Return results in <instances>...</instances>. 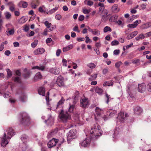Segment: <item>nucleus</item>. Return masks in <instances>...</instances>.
Masks as SVG:
<instances>
[{
  "mask_svg": "<svg viewBox=\"0 0 151 151\" xmlns=\"http://www.w3.org/2000/svg\"><path fill=\"white\" fill-rule=\"evenodd\" d=\"M90 139L87 138L81 142L80 144L83 147H86L89 145L91 139V140H96L102 134V130L99 128V126L95 125L91 128L89 131Z\"/></svg>",
  "mask_w": 151,
  "mask_h": 151,
  "instance_id": "f257e3e1",
  "label": "nucleus"
},
{
  "mask_svg": "<svg viewBox=\"0 0 151 151\" xmlns=\"http://www.w3.org/2000/svg\"><path fill=\"white\" fill-rule=\"evenodd\" d=\"M7 131V137L6 134L4 133V135L1 138V145L2 147H4L8 144L11 138L13 136L14 132L13 129L12 128H8L6 129Z\"/></svg>",
  "mask_w": 151,
  "mask_h": 151,
  "instance_id": "f03ea898",
  "label": "nucleus"
},
{
  "mask_svg": "<svg viewBox=\"0 0 151 151\" xmlns=\"http://www.w3.org/2000/svg\"><path fill=\"white\" fill-rule=\"evenodd\" d=\"M59 117L61 120L63 122H66L70 119V116L66 111L64 112L61 110L59 114Z\"/></svg>",
  "mask_w": 151,
  "mask_h": 151,
  "instance_id": "7ed1b4c3",
  "label": "nucleus"
},
{
  "mask_svg": "<svg viewBox=\"0 0 151 151\" xmlns=\"http://www.w3.org/2000/svg\"><path fill=\"white\" fill-rule=\"evenodd\" d=\"M20 122L22 123H24L28 125L30 123V118L27 114L23 113L22 114V120Z\"/></svg>",
  "mask_w": 151,
  "mask_h": 151,
  "instance_id": "20e7f679",
  "label": "nucleus"
},
{
  "mask_svg": "<svg viewBox=\"0 0 151 151\" xmlns=\"http://www.w3.org/2000/svg\"><path fill=\"white\" fill-rule=\"evenodd\" d=\"M95 112L97 115L95 116V118L96 120H98L101 117V115L103 114L104 113V110L99 107H96L95 110Z\"/></svg>",
  "mask_w": 151,
  "mask_h": 151,
  "instance_id": "39448f33",
  "label": "nucleus"
},
{
  "mask_svg": "<svg viewBox=\"0 0 151 151\" xmlns=\"http://www.w3.org/2000/svg\"><path fill=\"white\" fill-rule=\"evenodd\" d=\"M56 84L59 87H63L65 86L64 78L61 76H58L56 82Z\"/></svg>",
  "mask_w": 151,
  "mask_h": 151,
  "instance_id": "423d86ee",
  "label": "nucleus"
},
{
  "mask_svg": "<svg viewBox=\"0 0 151 151\" xmlns=\"http://www.w3.org/2000/svg\"><path fill=\"white\" fill-rule=\"evenodd\" d=\"M76 132L73 130H70L67 134V139L70 140L71 139H75L76 137Z\"/></svg>",
  "mask_w": 151,
  "mask_h": 151,
  "instance_id": "0eeeda50",
  "label": "nucleus"
},
{
  "mask_svg": "<svg viewBox=\"0 0 151 151\" xmlns=\"http://www.w3.org/2000/svg\"><path fill=\"white\" fill-rule=\"evenodd\" d=\"M89 105L88 99L86 97L82 98L81 100V106L83 108H86Z\"/></svg>",
  "mask_w": 151,
  "mask_h": 151,
  "instance_id": "6e6552de",
  "label": "nucleus"
},
{
  "mask_svg": "<svg viewBox=\"0 0 151 151\" xmlns=\"http://www.w3.org/2000/svg\"><path fill=\"white\" fill-rule=\"evenodd\" d=\"M128 116L127 114L125 113L124 114V112H121L119 114L118 118L119 119L121 122H123Z\"/></svg>",
  "mask_w": 151,
  "mask_h": 151,
  "instance_id": "1a4fd4ad",
  "label": "nucleus"
},
{
  "mask_svg": "<svg viewBox=\"0 0 151 151\" xmlns=\"http://www.w3.org/2000/svg\"><path fill=\"white\" fill-rule=\"evenodd\" d=\"M58 142V139L53 138L48 142L47 144L48 147L50 148L55 146L56 143Z\"/></svg>",
  "mask_w": 151,
  "mask_h": 151,
  "instance_id": "9d476101",
  "label": "nucleus"
},
{
  "mask_svg": "<svg viewBox=\"0 0 151 151\" xmlns=\"http://www.w3.org/2000/svg\"><path fill=\"white\" fill-rule=\"evenodd\" d=\"M60 68L55 67L51 68L50 70V72L53 74L58 75L60 73Z\"/></svg>",
  "mask_w": 151,
  "mask_h": 151,
  "instance_id": "9b49d317",
  "label": "nucleus"
},
{
  "mask_svg": "<svg viewBox=\"0 0 151 151\" xmlns=\"http://www.w3.org/2000/svg\"><path fill=\"white\" fill-rule=\"evenodd\" d=\"M88 30L91 33L95 35L99 36L100 35V32L98 29H92L89 27H88Z\"/></svg>",
  "mask_w": 151,
  "mask_h": 151,
  "instance_id": "f8f14e48",
  "label": "nucleus"
},
{
  "mask_svg": "<svg viewBox=\"0 0 151 151\" xmlns=\"http://www.w3.org/2000/svg\"><path fill=\"white\" fill-rule=\"evenodd\" d=\"M138 90L139 92H142L145 91L146 89V86L145 83L139 84Z\"/></svg>",
  "mask_w": 151,
  "mask_h": 151,
  "instance_id": "ddd939ff",
  "label": "nucleus"
},
{
  "mask_svg": "<svg viewBox=\"0 0 151 151\" xmlns=\"http://www.w3.org/2000/svg\"><path fill=\"white\" fill-rule=\"evenodd\" d=\"M65 99L62 97L61 99L58 102L56 106V108H61L63 107V105L64 103Z\"/></svg>",
  "mask_w": 151,
  "mask_h": 151,
  "instance_id": "4468645a",
  "label": "nucleus"
},
{
  "mask_svg": "<svg viewBox=\"0 0 151 151\" xmlns=\"http://www.w3.org/2000/svg\"><path fill=\"white\" fill-rule=\"evenodd\" d=\"M79 97V93L78 91H76L73 97V99L72 101H73L74 104H76L77 101L78 100Z\"/></svg>",
  "mask_w": 151,
  "mask_h": 151,
  "instance_id": "2eb2a0df",
  "label": "nucleus"
},
{
  "mask_svg": "<svg viewBox=\"0 0 151 151\" xmlns=\"http://www.w3.org/2000/svg\"><path fill=\"white\" fill-rule=\"evenodd\" d=\"M45 52L44 49L40 48L35 50L34 51V53L35 55H40L43 53Z\"/></svg>",
  "mask_w": 151,
  "mask_h": 151,
  "instance_id": "dca6fc26",
  "label": "nucleus"
},
{
  "mask_svg": "<svg viewBox=\"0 0 151 151\" xmlns=\"http://www.w3.org/2000/svg\"><path fill=\"white\" fill-rule=\"evenodd\" d=\"M139 23H140L141 22V21L140 20H136L135 22H134L132 24H129L127 25V27L129 28H134L136 27L139 24Z\"/></svg>",
  "mask_w": 151,
  "mask_h": 151,
  "instance_id": "f3484780",
  "label": "nucleus"
},
{
  "mask_svg": "<svg viewBox=\"0 0 151 151\" xmlns=\"http://www.w3.org/2000/svg\"><path fill=\"white\" fill-rule=\"evenodd\" d=\"M44 24L47 27V28L49 29V30L50 31H52L53 29H54V28L53 27H51V26H52L51 23L47 21H45L44 22Z\"/></svg>",
  "mask_w": 151,
  "mask_h": 151,
  "instance_id": "a211bd4d",
  "label": "nucleus"
},
{
  "mask_svg": "<svg viewBox=\"0 0 151 151\" xmlns=\"http://www.w3.org/2000/svg\"><path fill=\"white\" fill-rule=\"evenodd\" d=\"M151 26V22H147L142 24L141 27V28L142 29H147Z\"/></svg>",
  "mask_w": 151,
  "mask_h": 151,
  "instance_id": "6ab92c4d",
  "label": "nucleus"
},
{
  "mask_svg": "<svg viewBox=\"0 0 151 151\" xmlns=\"http://www.w3.org/2000/svg\"><path fill=\"white\" fill-rule=\"evenodd\" d=\"M42 76L40 72H38L36 73L34 78V81H36L41 80L42 78Z\"/></svg>",
  "mask_w": 151,
  "mask_h": 151,
  "instance_id": "aec40b11",
  "label": "nucleus"
},
{
  "mask_svg": "<svg viewBox=\"0 0 151 151\" xmlns=\"http://www.w3.org/2000/svg\"><path fill=\"white\" fill-rule=\"evenodd\" d=\"M137 34V31H135L130 33L129 35H128L126 38L128 40H130L135 36Z\"/></svg>",
  "mask_w": 151,
  "mask_h": 151,
  "instance_id": "412c9836",
  "label": "nucleus"
},
{
  "mask_svg": "<svg viewBox=\"0 0 151 151\" xmlns=\"http://www.w3.org/2000/svg\"><path fill=\"white\" fill-rule=\"evenodd\" d=\"M142 111V109L139 106H137L134 109V112L135 114H139Z\"/></svg>",
  "mask_w": 151,
  "mask_h": 151,
  "instance_id": "4be33fe9",
  "label": "nucleus"
},
{
  "mask_svg": "<svg viewBox=\"0 0 151 151\" xmlns=\"http://www.w3.org/2000/svg\"><path fill=\"white\" fill-rule=\"evenodd\" d=\"M118 18V16L117 15H112L109 19V21L112 22H116Z\"/></svg>",
  "mask_w": 151,
  "mask_h": 151,
  "instance_id": "5701e85b",
  "label": "nucleus"
},
{
  "mask_svg": "<svg viewBox=\"0 0 151 151\" xmlns=\"http://www.w3.org/2000/svg\"><path fill=\"white\" fill-rule=\"evenodd\" d=\"M21 139L22 143L24 144H26L29 140L28 137L25 135H23L21 137Z\"/></svg>",
  "mask_w": 151,
  "mask_h": 151,
  "instance_id": "b1692460",
  "label": "nucleus"
},
{
  "mask_svg": "<svg viewBox=\"0 0 151 151\" xmlns=\"http://www.w3.org/2000/svg\"><path fill=\"white\" fill-rule=\"evenodd\" d=\"M45 89L44 88L40 87L38 90V93L40 95L44 96L45 95Z\"/></svg>",
  "mask_w": 151,
  "mask_h": 151,
  "instance_id": "393cba45",
  "label": "nucleus"
},
{
  "mask_svg": "<svg viewBox=\"0 0 151 151\" xmlns=\"http://www.w3.org/2000/svg\"><path fill=\"white\" fill-rule=\"evenodd\" d=\"M45 68V67L43 65H40L39 66H34L32 68V69H37L39 70L43 71Z\"/></svg>",
  "mask_w": 151,
  "mask_h": 151,
  "instance_id": "a878e982",
  "label": "nucleus"
},
{
  "mask_svg": "<svg viewBox=\"0 0 151 151\" xmlns=\"http://www.w3.org/2000/svg\"><path fill=\"white\" fill-rule=\"evenodd\" d=\"M18 5L20 6H22L23 8H26L28 5V4L26 2L21 1L19 3Z\"/></svg>",
  "mask_w": 151,
  "mask_h": 151,
  "instance_id": "bb28decb",
  "label": "nucleus"
},
{
  "mask_svg": "<svg viewBox=\"0 0 151 151\" xmlns=\"http://www.w3.org/2000/svg\"><path fill=\"white\" fill-rule=\"evenodd\" d=\"M8 4L9 5V10L12 12H13L15 9V5H14L12 2H9L8 3Z\"/></svg>",
  "mask_w": 151,
  "mask_h": 151,
  "instance_id": "cd10ccee",
  "label": "nucleus"
},
{
  "mask_svg": "<svg viewBox=\"0 0 151 151\" xmlns=\"http://www.w3.org/2000/svg\"><path fill=\"white\" fill-rule=\"evenodd\" d=\"M85 4L90 6H92L93 4V2L91 0H85L84 1Z\"/></svg>",
  "mask_w": 151,
  "mask_h": 151,
  "instance_id": "c85d7f7f",
  "label": "nucleus"
},
{
  "mask_svg": "<svg viewBox=\"0 0 151 151\" xmlns=\"http://www.w3.org/2000/svg\"><path fill=\"white\" fill-rule=\"evenodd\" d=\"M95 91L99 95H101L103 92V90L101 88L98 87H94Z\"/></svg>",
  "mask_w": 151,
  "mask_h": 151,
  "instance_id": "c756f323",
  "label": "nucleus"
},
{
  "mask_svg": "<svg viewBox=\"0 0 151 151\" xmlns=\"http://www.w3.org/2000/svg\"><path fill=\"white\" fill-rule=\"evenodd\" d=\"M6 32L7 33V35L9 36L11 35H13L14 32V28H13L9 30H7L6 31Z\"/></svg>",
  "mask_w": 151,
  "mask_h": 151,
  "instance_id": "7c9ffc66",
  "label": "nucleus"
},
{
  "mask_svg": "<svg viewBox=\"0 0 151 151\" xmlns=\"http://www.w3.org/2000/svg\"><path fill=\"white\" fill-rule=\"evenodd\" d=\"M108 112L109 113V116L112 117L116 113V111L115 110L110 109L109 110Z\"/></svg>",
  "mask_w": 151,
  "mask_h": 151,
  "instance_id": "2f4dec72",
  "label": "nucleus"
},
{
  "mask_svg": "<svg viewBox=\"0 0 151 151\" xmlns=\"http://www.w3.org/2000/svg\"><path fill=\"white\" fill-rule=\"evenodd\" d=\"M5 17L6 19L10 20L12 17L11 14L9 12H6L4 13Z\"/></svg>",
  "mask_w": 151,
  "mask_h": 151,
  "instance_id": "473e14b6",
  "label": "nucleus"
},
{
  "mask_svg": "<svg viewBox=\"0 0 151 151\" xmlns=\"http://www.w3.org/2000/svg\"><path fill=\"white\" fill-rule=\"evenodd\" d=\"M113 81L112 80L111 81H106L104 82L103 84L104 86H111L113 85Z\"/></svg>",
  "mask_w": 151,
  "mask_h": 151,
  "instance_id": "72a5a7b5",
  "label": "nucleus"
},
{
  "mask_svg": "<svg viewBox=\"0 0 151 151\" xmlns=\"http://www.w3.org/2000/svg\"><path fill=\"white\" fill-rule=\"evenodd\" d=\"M58 7L57 6L55 7V8L52 9L51 10H50L47 12H46L47 14H52L54 13L58 9Z\"/></svg>",
  "mask_w": 151,
  "mask_h": 151,
  "instance_id": "f704fd0d",
  "label": "nucleus"
},
{
  "mask_svg": "<svg viewBox=\"0 0 151 151\" xmlns=\"http://www.w3.org/2000/svg\"><path fill=\"white\" fill-rule=\"evenodd\" d=\"M112 11L115 12H118L119 10L118 8V5L116 4L113 5L112 6Z\"/></svg>",
  "mask_w": 151,
  "mask_h": 151,
  "instance_id": "c9c22d12",
  "label": "nucleus"
},
{
  "mask_svg": "<svg viewBox=\"0 0 151 151\" xmlns=\"http://www.w3.org/2000/svg\"><path fill=\"white\" fill-rule=\"evenodd\" d=\"M145 36L143 34H139L138 36L135 38L136 40L137 41L139 40L140 39H143L145 37Z\"/></svg>",
  "mask_w": 151,
  "mask_h": 151,
  "instance_id": "e433bc0d",
  "label": "nucleus"
},
{
  "mask_svg": "<svg viewBox=\"0 0 151 151\" xmlns=\"http://www.w3.org/2000/svg\"><path fill=\"white\" fill-rule=\"evenodd\" d=\"M75 104H74L73 103V104L72 105H71L70 104H69V107L68 109V111L70 112H72L74 109L75 107Z\"/></svg>",
  "mask_w": 151,
  "mask_h": 151,
  "instance_id": "4c0bfd02",
  "label": "nucleus"
},
{
  "mask_svg": "<svg viewBox=\"0 0 151 151\" xmlns=\"http://www.w3.org/2000/svg\"><path fill=\"white\" fill-rule=\"evenodd\" d=\"M133 45V43H131L129 45L123 47V49L124 51L131 47Z\"/></svg>",
  "mask_w": 151,
  "mask_h": 151,
  "instance_id": "58836bf2",
  "label": "nucleus"
},
{
  "mask_svg": "<svg viewBox=\"0 0 151 151\" xmlns=\"http://www.w3.org/2000/svg\"><path fill=\"white\" fill-rule=\"evenodd\" d=\"M140 60L135 59L132 60V63L134 64L139 65L140 64Z\"/></svg>",
  "mask_w": 151,
  "mask_h": 151,
  "instance_id": "ea45409f",
  "label": "nucleus"
},
{
  "mask_svg": "<svg viewBox=\"0 0 151 151\" xmlns=\"http://www.w3.org/2000/svg\"><path fill=\"white\" fill-rule=\"evenodd\" d=\"M111 28L109 26L105 27L104 29V32L105 33H106L108 32H111Z\"/></svg>",
  "mask_w": 151,
  "mask_h": 151,
  "instance_id": "a19ab883",
  "label": "nucleus"
},
{
  "mask_svg": "<svg viewBox=\"0 0 151 151\" xmlns=\"http://www.w3.org/2000/svg\"><path fill=\"white\" fill-rule=\"evenodd\" d=\"M87 65L88 67L91 69L94 68L96 66V65L94 63H92L87 64Z\"/></svg>",
  "mask_w": 151,
  "mask_h": 151,
  "instance_id": "79ce46f5",
  "label": "nucleus"
},
{
  "mask_svg": "<svg viewBox=\"0 0 151 151\" xmlns=\"http://www.w3.org/2000/svg\"><path fill=\"white\" fill-rule=\"evenodd\" d=\"M45 7L44 5H43L41 6H40L39 8V11L43 13L45 12V11L44 10L45 9Z\"/></svg>",
  "mask_w": 151,
  "mask_h": 151,
  "instance_id": "37998d69",
  "label": "nucleus"
},
{
  "mask_svg": "<svg viewBox=\"0 0 151 151\" xmlns=\"http://www.w3.org/2000/svg\"><path fill=\"white\" fill-rule=\"evenodd\" d=\"M97 77V75L96 74H93L91 75V77L89 78V80L90 81H92L96 78Z\"/></svg>",
  "mask_w": 151,
  "mask_h": 151,
  "instance_id": "c03bdc74",
  "label": "nucleus"
},
{
  "mask_svg": "<svg viewBox=\"0 0 151 151\" xmlns=\"http://www.w3.org/2000/svg\"><path fill=\"white\" fill-rule=\"evenodd\" d=\"M38 41L37 40H35L33 42L31 43V46L33 48L35 47L37 45L38 43Z\"/></svg>",
  "mask_w": 151,
  "mask_h": 151,
  "instance_id": "a18cd8bd",
  "label": "nucleus"
},
{
  "mask_svg": "<svg viewBox=\"0 0 151 151\" xmlns=\"http://www.w3.org/2000/svg\"><path fill=\"white\" fill-rule=\"evenodd\" d=\"M6 71L7 72V77H10L12 75V72L8 68H7L6 69Z\"/></svg>",
  "mask_w": 151,
  "mask_h": 151,
  "instance_id": "49530a36",
  "label": "nucleus"
},
{
  "mask_svg": "<svg viewBox=\"0 0 151 151\" xmlns=\"http://www.w3.org/2000/svg\"><path fill=\"white\" fill-rule=\"evenodd\" d=\"M119 44L118 41L116 40L112 41L111 43V45L112 46L117 45Z\"/></svg>",
  "mask_w": 151,
  "mask_h": 151,
  "instance_id": "de8ad7c7",
  "label": "nucleus"
},
{
  "mask_svg": "<svg viewBox=\"0 0 151 151\" xmlns=\"http://www.w3.org/2000/svg\"><path fill=\"white\" fill-rule=\"evenodd\" d=\"M27 20V17H22L20 19V22L22 23H24Z\"/></svg>",
  "mask_w": 151,
  "mask_h": 151,
  "instance_id": "09e8293b",
  "label": "nucleus"
},
{
  "mask_svg": "<svg viewBox=\"0 0 151 151\" xmlns=\"http://www.w3.org/2000/svg\"><path fill=\"white\" fill-rule=\"evenodd\" d=\"M91 10L90 9H83V12L85 14H89L91 12Z\"/></svg>",
  "mask_w": 151,
  "mask_h": 151,
  "instance_id": "8fccbe9b",
  "label": "nucleus"
},
{
  "mask_svg": "<svg viewBox=\"0 0 151 151\" xmlns=\"http://www.w3.org/2000/svg\"><path fill=\"white\" fill-rule=\"evenodd\" d=\"M6 27L7 28V30L9 29V28L12 27V25L10 23H8L5 25Z\"/></svg>",
  "mask_w": 151,
  "mask_h": 151,
  "instance_id": "3c124183",
  "label": "nucleus"
},
{
  "mask_svg": "<svg viewBox=\"0 0 151 151\" xmlns=\"http://www.w3.org/2000/svg\"><path fill=\"white\" fill-rule=\"evenodd\" d=\"M73 30L74 31H76L78 32H80V31L78 30V28L77 25H76L73 29Z\"/></svg>",
  "mask_w": 151,
  "mask_h": 151,
  "instance_id": "603ef678",
  "label": "nucleus"
},
{
  "mask_svg": "<svg viewBox=\"0 0 151 151\" xmlns=\"http://www.w3.org/2000/svg\"><path fill=\"white\" fill-rule=\"evenodd\" d=\"M55 19L58 20H60L62 18V16L60 14H57L55 16Z\"/></svg>",
  "mask_w": 151,
  "mask_h": 151,
  "instance_id": "864d4df0",
  "label": "nucleus"
},
{
  "mask_svg": "<svg viewBox=\"0 0 151 151\" xmlns=\"http://www.w3.org/2000/svg\"><path fill=\"white\" fill-rule=\"evenodd\" d=\"M122 64V63L121 61H119L115 63V66L116 68H119L120 65Z\"/></svg>",
  "mask_w": 151,
  "mask_h": 151,
  "instance_id": "5fc2aeb1",
  "label": "nucleus"
},
{
  "mask_svg": "<svg viewBox=\"0 0 151 151\" xmlns=\"http://www.w3.org/2000/svg\"><path fill=\"white\" fill-rule=\"evenodd\" d=\"M108 11L106 10H103L102 12V14H103V16H106L108 14Z\"/></svg>",
  "mask_w": 151,
  "mask_h": 151,
  "instance_id": "6e6d98bb",
  "label": "nucleus"
},
{
  "mask_svg": "<svg viewBox=\"0 0 151 151\" xmlns=\"http://www.w3.org/2000/svg\"><path fill=\"white\" fill-rule=\"evenodd\" d=\"M3 21L2 19H0V31L1 30L3 27Z\"/></svg>",
  "mask_w": 151,
  "mask_h": 151,
  "instance_id": "4d7b16f0",
  "label": "nucleus"
},
{
  "mask_svg": "<svg viewBox=\"0 0 151 151\" xmlns=\"http://www.w3.org/2000/svg\"><path fill=\"white\" fill-rule=\"evenodd\" d=\"M147 88L148 91H151V82L149 83L147 85Z\"/></svg>",
  "mask_w": 151,
  "mask_h": 151,
  "instance_id": "13d9d810",
  "label": "nucleus"
},
{
  "mask_svg": "<svg viewBox=\"0 0 151 151\" xmlns=\"http://www.w3.org/2000/svg\"><path fill=\"white\" fill-rule=\"evenodd\" d=\"M108 72V68H105L102 70L103 74L104 75L106 74Z\"/></svg>",
  "mask_w": 151,
  "mask_h": 151,
  "instance_id": "bf43d9fd",
  "label": "nucleus"
},
{
  "mask_svg": "<svg viewBox=\"0 0 151 151\" xmlns=\"http://www.w3.org/2000/svg\"><path fill=\"white\" fill-rule=\"evenodd\" d=\"M14 81L15 82L20 83V77H15Z\"/></svg>",
  "mask_w": 151,
  "mask_h": 151,
  "instance_id": "052dcab7",
  "label": "nucleus"
},
{
  "mask_svg": "<svg viewBox=\"0 0 151 151\" xmlns=\"http://www.w3.org/2000/svg\"><path fill=\"white\" fill-rule=\"evenodd\" d=\"M84 18V17L83 15H81L80 16L78 17V19L79 21H82L83 20Z\"/></svg>",
  "mask_w": 151,
  "mask_h": 151,
  "instance_id": "680f3d73",
  "label": "nucleus"
},
{
  "mask_svg": "<svg viewBox=\"0 0 151 151\" xmlns=\"http://www.w3.org/2000/svg\"><path fill=\"white\" fill-rule=\"evenodd\" d=\"M61 51L60 49H58L57 50L56 53V55L57 56H59L61 53Z\"/></svg>",
  "mask_w": 151,
  "mask_h": 151,
  "instance_id": "e2e57ef3",
  "label": "nucleus"
},
{
  "mask_svg": "<svg viewBox=\"0 0 151 151\" xmlns=\"http://www.w3.org/2000/svg\"><path fill=\"white\" fill-rule=\"evenodd\" d=\"M95 46L97 48H98V47H101V45L100 42H96L95 43Z\"/></svg>",
  "mask_w": 151,
  "mask_h": 151,
  "instance_id": "0e129e2a",
  "label": "nucleus"
},
{
  "mask_svg": "<svg viewBox=\"0 0 151 151\" xmlns=\"http://www.w3.org/2000/svg\"><path fill=\"white\" fill-rule=\"evenodd\" d=\"M62 62L64 66H67V61L66 59L64 58L62 60Z\"/></svg>",
  "mask_w": 151,
  "mask_h": 151,
  "instance_id": "69168bd1",
  "label": "nucleus"
},
{
  "mask_svg": "<svg viewBox=\"0 0 151 151\" xmlns=\"http://www.w3.org/2000/svg\"><path fill=\"white\" fill-rule=\"evenodd\" d=\"M85 40L84 37L77 38V40L78 42H81L84 41Z\"/></svg>",
  "mask_w": 151,
  "mask_h": 151,
  "instance_id": "338daca9",
  "label": "nucleus"
},
{
  "mask_svg": "<svg viewBox=\"0 0 151 151\" xmlns=\"http://www.w3.org/2000/svg\"><path fill=\"white\" fill-rule=\"evenodd\" d=\"M11 52L9 50H7L4 52V54L7 56H9Z\"/></svg>",
  "mask_w": 151,
  "mask_h": 151,
  "instance_id": "774afa93",
  "label": "nucleus"
}]
</instances>
